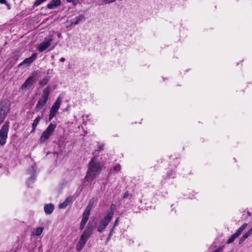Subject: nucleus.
<instances>
[{
	"mask_svg": "<svg viewBox=\"0 0 252 252\" xmlns=\"http://www.w3.org/2000/svg\"><path fill=\"white\" fill-rule=\"evenodd\" d=\"M72 197L69 196L66 198V199L62 203L59 205V208L60 209H64L67 207V206L72 201Z\"/></svg>",
	"mask_w": 252,
	"mask_h": 252,
	"instance_id": "f3484780",
	"label": "nucleus"
},
{
	"mask_svg": "<svg viewBox=\"0 0 252 252\" xmlns=\"http://www.w3.org/2000/svg\"><path fill=\"white\" fill-rule=\"evenodd\" d=\"M68 2H71L73 5H76L79 2V0H66Z\"/></svg>",
	"mask_w": 252,
	"mask_h": 252,
	"instance_id": "a878e982",
	"label": "nucleus"
},
{
	"mask_svg": "<svg viewBox=\"0 0 252 252\" xmlns=\"http://www.w3.org/2000/svg\"><path fill=\"white\" fill-rule=\"evenodd\" d=\"M119 218H118L116 219V220H115V222H114V226L113 227H114V229L115 228V227L117 226L119 224Z\"/></svg>",
	"mask_w": 252,
	"mask_h": 252,
	"instance_id": "cd10ccee",
	"label": "nucleus"
},
{
	"mask_svg": "<svg viewBox=\"0 0 252 252\" xmlns=\"http://www.w3.org/2000/svg\"><path fill=\"white\" fill-rule=\"evenodd\" d=\"M65 61V58L62 57L60 59V62H63Z\"/></svg>",
	"mask_w": 252,
	"mask_h": 252,
	"instance_id": "f704fd0d",
	"label": "nucleus"
},
{
	"mask_svg": "<svg viewBox=\"0 0 252 252\" xmlns=\"http://www.w3.org/2000/svg\"><path fill=\"white\" fill-rule=\"evenodd\" d=\"M116 0H103V2L105 4H109L113 2Z\"/></svg>",
	"mask_w": 252,
	"mask_h": 252,
	"instance_id": "bb28decb",
	"label": "nucleus"
},
{
	"mask_svg": "<svg viewBox=\"0 0 252 252\" xmlns=\"http://www.w3.org/2000/svg\"><path fill=\"white\" fill-rule=\"evenodd\" d=\"M45 111V109L41 111V115H38L35 120L33 121V123L32 124V130L31 131V133L34 132L36 129L37 126L38 125L39 121L43 118V113Z\"/></svg>",
	"mask_w": 252,
	"mask_h": 252,
	"instance_id": "4468645a",
	"label": "nucleus"
},
{
	"mask_svg": "<svg viewBox=\"0 0 252 252\" xmlns=\"http://www.w3.org/2000/svg\"><path fill=\"white\" fill-rule=\"evenodd\" d=\"M60 4V0H52L47 5V7L50 9H52L59 6Z\"/></svg>",
	"mask_w": 252,
	"mask_h": 252,
	"instance_id": "dca6fc26",
	"label": "nucleus"
},
{
	"mask_svg": "<svg viewBox=\"0 0 252 252\" xmlns=\"http://www.w3.org/2000/svg\"><path fill=\"white\" fill-rule=\"evenodd\" d=\"M103 145H99V147L97 148V151L100 152L103 150Z\"/></svg>",
	"mask_w": 252,
	"mask_h": 252,
	"instance_id": "c756f323",
	"label": "nucleus"
},
{
	"mask_svg": "<svg viewBox=\"0 0 252 252\" xmlns=\"http://www.w3.org/2000/svg\"><path fill=\"white\" fill-rule=\"evenodd\" d=\"M120 166L119 165H117V166H115L114 167H113V169L115 171H118V170H120Z\"/></svg>",
	"mask_w": 252,
	"mask_h": 252,
	"instance_id": "72a5a7b5",
	"label": "nucleus"
},
{
	"mask_svg": "<svg viewBox=\"0 0 252 252\" xmlns=\"http://www.w3.org/2000/svg\"><path fill=\"white\" fill-rule=\"evenodd\" d=\"M0 3L2 4H5L8 10L11 9V5L9 3L7 2L6 0H0Z\"/></svg>",
	"mask_w": 252,
	"mask_h": 252,
	"instance_id": "5701e85b",
	"label": "nucleus"
},
{
	"mask_svg": "<svg viewBox=\"0 0 252 252\" xmlns=\"http://www.w3.org/2000/svg\"><path fill=\"white\" fill-rule=\"evenodd\" d=\"M114 227H112L108 234V237L106 239V242H105V244H107L108 242L109 241L110 239H111V237H112V236L113 235V231H114Z\"/></svg>",
	"mask_w": 252,
	"mask_h": 252,
	"instance_id": "412c9836",
	"label": "nucleus"
},
{
	"mask_svg": "<svg viewBox=\"0 0 252 252\" xmlns=\"http://www.w3.org/2000/svg\"><path fill=\"white\" fill-rule=\"evenodd\" d=\"M37 72L36 71H33L32 74L26 80L25 83L21 86V88L22 90L29 88L32 84L34 82L36 77L37 76Z\"/></svg>",
	"mask_w": 252,
	"mask_h": 252,
	"instance_id": "1a4fd4ad",
	"label": "nucleus"
},
{
	"mask_svg": "<svg viewBox=\"0 0 252 252\" xmlns=\"http://www.w3.org/2000/svg\"><path fill=\"white\" fill-rule=\"evenodd\" d=\"M252 234V227L246 232L245 233L244 235H243L246 238H247L248 237L251 235Z\"/></svg>",
	"mask_w": 252,
	"mask_h": 252,
	"instance_id": "393cba45",
	"label": "nucleus"
},
{
	"mask_svg": "<svg viewBox=\"0 0 252 252\" xmlns=\"http://www.w3.org/2000/svg\"><path fill=\"white\" fill-rule=\"evenodd\" d=\"M95 226L94 222H89L86 229L81 234L80 239L76 244V249L78 252H80L84 248L88 240L93 233Z\"/></svg>",
	"mask_w": 252,
	"mask_h": 252,
	"instance_id": "f03ea898",
	"label": "nucleus"
},
{
	"mask_svg": "<svg viewBox=\"0 0 252 252\" xmlns=\"http://www.w3.org/2000/svg\"><path fill=\"white\" fill-rule=\"evenodd\" d=\"M48 81H49L48 79L46 77H44L41 80H40L39 81V84L41 86H44L48 83Z\"/></svg>",
	"mask_w": 252,
	"mask_h": 252,
	"instance_id": "aec40b11",
	"label": "nucleus"
},
{
	"mask_svg": "<svg viewBox=\"0 0 252 252\" xmlns=\"http://www.w3.org/2000/svg\"><path fill=\"white\" fill-rule=\"evenodd\" d=\"M0 167H1V166H0Z\"/></svg>",
	"mask_w": 252,
	"mask_h": 252,
	"instance_id": "4c0bfd02",
	"label": "nucleus"
},
{
	"mask_svg": "<svg viewBox=\"0 0 252 252\" xmlns=\"http://www.w3.org/2000/svg\"><path fill=\"white\" fill-rule=\"evenodd\" d=\"M85 224L84 223H80V227H79V228L80 230H82L84 229L85 226Z\"/></svg>",
	"mask_w": 252,
	"mask_h": 252,
	"instance_id": "473e14b6",
	"label": "nucleus"
},
{
	"mask_svg": "<svg viewBox=\"0 0 252 252\" xmlns=\"http://www.w3.org/2000/svg\"><path fill=\"white\" fill-rule=\"evenodd\" d=\"M6 115L7 114L4 113L3 112L0 111V124L3 122Z\"/></svg>",
	"mask_w": 252,
	"mask_h": 252,
	"instance_id": "4be33fe9",
	"label": "nucleus"
},
{
	"mask_svg": "<svg viewBox=\"0 0 252 252\" xmlns=\"http://www.w3.org/2000/svg\"><path fill=\"white\" fill-rule=\"evenodd\" d=\"M36 57H37V54L36 53H33L30 57L25 59L19 64V66H21L24 64H27L28 65H29L36 59Z\"/></svg>",
	"mask_w": 252,
	"mask_h": 252,
	"instance_id": "2eb2a0df",
	"label": "nucleus"
},
{
	"mask_svg": "<svg viewBox=\"0 0 252 252\" xmlns=\"http://www.w3.org/2000/svg\"><path fill=\"white\" fill-rule=\"evenodd\" d=\"M9 130V122H5L0 129V145L3 146L6 142Z\"/></svg>",
	"mask_w": 252,
	"mask_h": 252,
	"instance_id": "423d86ee",
	"label": "nucleus"
},
{
	"mask_svg": "<svg viewBox=\"0 0 252 252\" xmlns=\"http://www.w3.org/2000/svg\"><path fill=\"white\" fill-rule=\"evenodd\" d=\"M113 215L114 212L111 210L104 217V219L101 220L100 224L97 227L98 232L101 233L103 231L106 227L108 225L109 223L111 220Z\"/></svg>",
	"mask_w": 252,
	"mask_h": 252,
	"instance_id": "20e7f679",
	"label": "nucleus"
},
{
	"mask_svg": "<svg viewBox=\"0 0 252 252\" xmlns=\"http://www.w3.org/2000/svg\"><path fill=\"white\" fill-rule=\"evenodd\" d=\"M43 230H44V227H39L36 228L35 233H34V234L36 236H39L42 234Z\"/></svg>",
	"mask_w": 252,
	"mask_h": 252,
	"instance_id": "6ab92c4d",
	"label": "nucleus"
},
{
	"mask_svg": "<svg viewBox=\"0 0 252 252\" xmlns=\"http://www.w3.org/2000/svg\"><path fill=\"white\" fill-rule=\"evenodd\" d=\"M56 127V124H53L52 123H51L42 133L40 138V143H43L46 141L52 134Z\"/></svg>",
	"mask_w": 252,
	"mask_h": 252,
	"instance_id": "39448f33",
	"label": "nucleus"
},
{
	"mask_svg": "<svg viewBox=\"0 0 252 252\" xmlns=\"http://www.w3.org/2000/svg\"><path fill=\"white\" fill-rule=\"evenodd\" d=\"M47 0H36L33 4L34 6H37L40 4H41L42 2L46 1Z\"/></svg>",
	"mask_w": 252,
	"mask_h": 252,
	"instance_id": "b1692460",
	"label": "nucleus"
},
{
	"mask_svg": "<svg viewBox=\"0 0 252 252\" xmlns=\"http://www.w3.org/2000/svg\"><path fill=\"white\" fill-rule=\"evenodd\" d=\"M54 209V206L52 204H48L45 205L44 210L46 214H51Z\"/></svg>",
	"mask_w": 252,
	"mask_h": 252,
	"instance_id": "a211bd4d",
	"label": "nucleus"
},
{
	"mask_svg": "<svg viewBox=\"0 0 252 252\" xmlns=\"http://www.w3.org/2000/svg\"><path fill=\"white\" fill-rule=\"evenodd\" d=\"M129 196V193L128 191H126L124 195H123V198L125 199V198H127L128 196Z\"/></svg>",
	"mask_w": 252,
	"mask_h": 252,
	"instance_id": "2f4dec72",
	"label": "nucleus"
},
{
	"mask_svg": "<svg viewBox=\"0 0 252 252\" xmlns=\"http://www.w3.org/2000/svg\"><path fill=\"white\" fill-rule=\"evenodd\" d=\"M55 48V45H54L49 50H52Z\"/></svg>",
	"mask_w": 252,
	"mask_h": 252,
	"instance_id": "c9c22d12",
	"label": "nucleus"
},
{
	"mask_svg": "<svg viewBox=\"0 0 252 252\" xmlns=\"http://www.w3.org/2000/svg\"><path fill=\"white\" fill-rule=\"evenodd\" d=\"M61 104L60 97H59L52 105L50 110L49 117V121H51L56 115Z\"/></svg>",
	"mask_w": 252,
	"mask_h": 252,
	"instance_id": "6e6552de",
	"label": "nucleus"
},
{
	"mask_svg": "<svg viewBox=\"0 0 252 252\" xmlns=\"http://www.w3.org/2000/svg\"><path fill=\"white\" fill-rule=\"evenodd\" d=\"M51 88L49 86L45 88L43 91L41 97L39 99L35 107V110L38 112L42 110L45 106L49 99V95L50 92Z\"/></svg>",
	"mask_w": 252,
	"mask_h": 252,
	"instance_id": "7ed1b4c3",
	"label": "nucleus"
},
{
	"mask_svg": "<svg viewBox=\"0 0 252 252\" xmlns=\"http://www.w3.org/2000/svg\"><path fill=\"white\" fill-rule=\"evenodd\" d=\"M51 57H52V58H54V55H52V56H51Z\"/></svg>",
	"mask_w": 252,
	"mask_h": 252,
	"instance_id": "e433bc0d",
	"label": "nucleus"
},
{
	"mask_svg": "<svg viewBox=\"0 0 252 252\" xmlns=\"http://www.w3.org/2000/svg\"><path fill=\"white\" fill-rule=\"evenodd\" d=\"M102 170V166L95 157H94L88 164V169L85 180L87 182H92L98 176Z\"/></svg>",
	"mask_w": 252,
	"mask_h": 252,
	"instance_id": "f257e3e1",
	"label": "nucleus"
},
{
	"mask_svg": "<svg viewBox=\"0 0 252 252\" xmlns=\"http://www.w3.org/2000/svg\"><path fill=\"white\" fill-rule=\"evenodd\" d=\"M54 40L53 35H49L45 38L43 42L41 43L37 47V50L39 52H42L46 50L51 45Z\"/></svg>",
	"mask_w": 252,
	"mask_h": 252,
	"instance_id": "0eeeda50",
	"label": "nucleus"
},
{
	"mask_svg": "<svg viewBox=\"0 0 252 252\" xmlns=\"http://www.w3.org/2000/svg\"><path fill=\"white\" fill-rule=\"evenodd\" d=\"M223 247H219L216 250L213 252H220L223 249Z\"/></svg>",
	"mask_w": 252,
	"mask_h": 252,
	"instance_id": "7c9ffc66",
	"label": "nucleus"
},
{
	"mask_svg": "<svg viewBox=\"0 0 252 252\" xmlns=\"http://www.w3.org/2000/svg\"><path fill=\"white\" fill-rule=\"evenodd\" d=\"M248 225V223H245L241 226H240L236 231V232L230 237L227 242V244H229L232 243L236 238L240 235L241 233L247 227Z\"/></svg>",
	"mask_w": 252,
	"mask_h": 252,
	"instance_id": "9d476101",
	"label": "nucleus"
},
{
	"mask_svg": "<svg viewBox=\"0 0 252 252\" xmlns=\"http://www.w3.org/2000/svg\"><path fill=\"white\" fill-rule=\"evenodd\" d=\"M10 102L7 99H3L0 102V111L7 114L10 109Z\"/></svg>",
	"mask_w": 252,
	"mask_h": 252,
	"instance_id": "f8f14e48",
	"label": "nucleus"
},
{
	"mask_svg": "<svg viewBox=\"0 0 252 252\" xmlns=\"http://www.w3.org/2000/svg\"><path fill=\"white\" fill-rule=\"evenodd\" d=\"M85 20V17L82 15H79L74 18L71 19L69 22L70 26L76 25L80 23L81 22L84 21Z\"/></svg>",
	"mask_w": 252,
	"mask_h": 252,
	"instance_id": "ddd939ff",
	"label": "nucleus"
},
{
	"mask_svg": "<svg viewBox=\"0 0 252 252\" xmlns=\"http://www.w3.org/2000/svg\"><path fill=\"white\" fill-rule=\"evenodd\" d=\"M247 238L243 235L239 240V244L243 243Z\"/></svg>",
	"mask_w": 252,
	"mask_h": 252,
	"instance_id": "c85d7f7f",
	"label": "nucleus"
},
{
	"mask_svg": "<svg viewBox=\"0 0 252 252\" xmlns=\"http://www.w3.org/2000/svg\"><path fill=\"white\" fill-rule=\"evenodd\" d=\"M92 205L91 204V202H90L83 214L81 223H84L85 224H86L90 216V211L92 209Z\"/></svg>",
	"mask_w": 252,
	"mask_h": 252,
	"instance_id": "9b49d317",
	"label": "nucleus"
}]
</instances>
